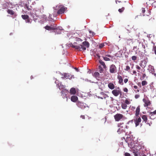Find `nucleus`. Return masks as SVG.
Segmentation results:
<instances>
[{
  "instance_id": "36",
  "label": "nucleus",
  "mask_w": 156,
  "mask_h": 156,
  "mask_svg": "<svg viewBox=\"0 0 156 156\" xmlns=\"http://www.w3.org/2000/svg\"><path fill=\"white\" fill-rule=\"evenodd\" d=\"M130 69V68L129 66H126V68L124 70L126 71H129Z\"/></svg>"
},
{
  "instance_id": "15",
  "label": "nucleus",
  "mask_w": 156,
  "mask_h": 156,
  "mask_svg": "<svg viewBox=\"0 0 156 156\" xmlns=\"http://www.w3.org/2000/svg\"><path fill=\"white\" fill-rule=\"evenodd\" d=\"M78 100L77 97L75 95H73L72 96L71 98V101L73 102H76L77 100Z\"/></svg>"
},
{
  "instance_id": "34",
  "label": "nucleus",
  "mask_w": 156,
  "mask_h": 156,
  "mask_svg": "<svg viewBox=\"0 0 156 156\" xmlns=\"http://www.w3.org/2000/svg\"><path fill=\"white\" fill-rule=\"evenodd\" d=\"M145 77H146V78H147V76L146 74L145 73H144L143 74L142 76V79L141 78V80H144Z\"/></svg>"
},
{
  "instance_id": "52",
  "label": "nucleus",
  "mask_w": 156,
  "mask_h": 156,
  "mask_svg": "<svg viewBox=\"0 0 156 156\" xmlns=\"http://www.w3.org/2000/svg\"><path fill=\"white\" fill-rule=\"evenodd\" d=\"M81 117L82 119H85V116L84 115H81Z\"/></svg>"
},
{
  "instance_id": "43",
  "label": "nucleus",
  "mask_w": 156,
  "mask_h": 156,
  "mask_svg": "<svg viewBox=\"0 0 156 156\" xmlns=\"http://www.w3.org/2000/svg\"><path fill=\"white\" fill-rule=\"evenodd\" d=\"M154 69L153 68H151V73L152 74H154Z\"/></svg>"
},
{
  "instance_id": "55",
  "label": "nucleus",
  "mask_w": 156,
  "mask_h": 156,
  "mask_svg": "<svg viewBox=\"0 0 156 156\" xmlns=\"http://www.w3.org/2000/svg\"><path fill=\"white\" fill-rule=\"evenodd\" d=\"M104 53H105V54L106 53V52H105V51H103L101 52V54H103Z\"/></svg>"
},
{
  "instance_id": "14",
  "label": "nucleus",
  "mask_w": 156,
  "mask_h": 156,
  "mask_svg": "<svg viewBox=\"0 0 156 156\" xmlns=\"http://www.w3.org/2000/svg\"><path fill=\"white\" fill-rule=\"evenodd\" d=\"M141 121V119L140 117H139L134 120V122L136 126V127L139 124V123Z\"/></svg>"
},
{
  "instance_id": "51",
  "label": "nucleus",
  "mask_w": 156,
  "mask_h": 156,
  "mask_svg": "<svg viewBox=\"0 0 156 156\" xmlns=\"http://www.w3.org/2000/svg\"><path fill=\"white\" fill-rule=\"evenodd\" d=\"M137 85H138L140 87H141V83H137Z\"/></svg>"
},
{
  "instance_id": "3",
  "label": "nucleus",
  "mask_w": 156,
  "mask_h": 156,
  "mask_svg": "<svg viewBox=\"0 0 156 156\" xmlns=\"http://www.w3.org/2000/svg\"><path fill=\"white\" fill-rule=\"evenodd\" d=\"M123 117L124 116L123 115L120 113H117L114 115V118L115 121L117 122L122 119Z\"/></svg>"
},
{
  "instance_id": "25",
  "label": "nucleus",
  "mask_w": 156,
  "mask_h": 156,
  "mask_svg": "<svg viewBox=\"0 0 156 156\" xmlns=\"http://www.w3.org/2000/svg\"><path fill=\"white\" fill-rule=\"evenodd\" d=\"M21 17L23 20H25L28 19L29 18V16L27 15H23L21 16Z\"/></svg>"
},
{
  "instance_id": "49",
  "label": "nucleus",
  "mask_w": 156,
  "mask_h": 156,
  "mask_svg": "<svg viewBox=\"0 0 156 156\" xmlns=\"http://www.w3.org/2000/svg\"><path fill=\"white\" fill-rule=\"evenodd\" d=\"M104 55L105 57L107 56V57H112L110 55H108V54H105Z\"/></svg>"
},
{
  "instance_id": "48",
  "label": "nucleus",
  "mask_w": 156,
  "mask_h": 156,
  "mask_svg": "<svg viewBox=\"0 0 156 156\" xmlns=\"http://www.w3.org/2000/svg\"><path fill=\"white\" fill-rule=\"evenodd\" d=\"M154 6V7L156 8V0L154 1L152 4Z\"/></svg>"
},
{
  "instance_id": "4",
  "label": "nucleus",
  "mask_w": 156,
  "mask_h": 156,
  "mask_svg": "<svg viewBox=\"0 0 156 156\" xmlns=\"http://www.w3.org/2000/svg\"><path fill=\"white\" fill-rule=\"evenodd\" d=\"M117 72V68L115 66L112 64L109 67V72L111 73H115Z\"/></svg>"
},
{
  "instance_id": "46",
  "label": "nucleus",
  "mask_w": 156,
  "mask_h": 156,
  "mask_svg": "<svg viewBox=\"0 0 156 156\" xmlns=\"http://www.w3.org/2000/svg\"><path fill=\"white\" fill-rule=\"evenodd\" d=\"M142 12L143 13H144L145 12V10L144 8H142L141 9Z\"/></svg>"
},
{
  "instance_id": "42",
  "label": "nucleus",
  "mask_w": 156,
  "mask_h": 156,
  "mask_svg": "<svg viewBox=\"0 0 156 156\" xmlns=\"http://www.w3.org/2000/svg\"><path fill=\"white\" fill-rule=\"evenodd\" d=\"M125 156H131L130 154L127 152H126L124 154Z\"/></svg>"
},
{
  "instance_id": "7",
  "label": "nucleus",
  "mask_w": 156,
  "mask_h": 156,
  "mask_svg": "<svg viewBox=\"0 0 156 156\" xmlns=\"http://www.w3.org/2000/svg\"><path fill=\"white\" fill-rule=\"evenodd\" d=\"M143 101L144 103V107H147L149 106H150L151 104V103L150 101L148 98H144L143 99Z\"/></svg>"
},
{
  "instance_id": "60",
  "label": "nucleus",
  "mask_w": 156,
  "mask_h": 156,
  "mask_svg": "<svg viewBox=\"0 0 156 156\" xmlns=\"http://www.w3.org/2000/svg\"><path fill=\"white\" fill-rule=\"evenodd\" d=\"M89 33H91V31H90H90H89Z\"/></svg>"
},
{
  "instance_id": "8",
  "label": "nucleus",
  "mask_w": 156,
  "mask_h": 156,
  "mask_svg": "<svg viewBox=\"0 0 156 156\" xmlns=\"http://www.w3.org/2000/svg\"><path fill=\"white\" fill-rule=\"evenodd\" d=\"M58 10L57 12V13L58 14H62L64 13L65 10L64 6L62 5H59L58 7Z\"/></svg>"
},
{
  "instance_id": "59",
  "label": "nucleus",
  "mask_w": 156,
  "mask_h": 156,
  "mask_svg": "<svg viewBox=\"0 0 156 156\" xmlns=\"http://www.w3.org/2000/svg\"><path fill=\"white\" fill-rule=\"evenodd\" d=\"M137 92H139L140 91V90L139 89H137Z\"/></svg>"
},
{
  "instance_id": "38",
  "label": "nucleus",
  "mask_w": 156,
  "mask_h": 156,
  "mask_svg": "<svg viewBox=\"0 0 156 156\" xmlns=\"http://www.w3.org/2000/svg\"><path fill=\"white\" fill-rule=\"evenodd\" d=\"M125 104L129 105L130 103V102L128 100L126 99L125 101Z\"/></svg>"
},
{
  "instance_id": "56",
  "label": "nucleus",
  "mask_w": 156,
  "mask_h": 156,
  "mask_svg": "<svg viewBox=\"0 0 156 156\" xmlns=\"http://www.w3.org/2000/svg\"><path fill=\"white\" fill-rule=\"evenodd\" d=\"M148 11L149 12V13H148V14L147 15V14L146 15L147 16H149V15H150V13H149V11Z\"/></svg>"
},
{
  "instance_id": "45",
  "label": "nucleus",
  "mask_w": 156,
  "mask_h": 156,
  "mask_svg": "<svg viewBox=\"0 0 156 156\" xmlns=\"http://www.w3.org/2000/svg\"><path fill=\"white\" fill-rule=\"evenodd\" d=\"M128 81V79L127 78H125L124 80V82L125 83H126Z\"/></svg>"
},
{
  "instance_id": "1",
  "label": "nucleus",
  "mask_w": 156,
  "mask_h": 156,
  "mask_svg": "<svg viewBox=\"0 0 156 156\" xmlns=\"http://www.w3.org/2000/svg\"><path fill=\"white\" fill-rule=\"evenodd\" d=\"M89 46V43L88 41H85L82 43V44H79L78 45L73 44L72 47L79 51H81L82 50L85 51L86 49V48H88Z\"/></svg>"
},
{
  "instance_id": "18",
  "label": "nucleus",
  "mask_w": 156,
  "mask_h": 156,
  "mask_svg": "<svg viewBox=\"0 0 156 156\" xmlns=\"http://www.w3.org/2000/svg\"><path fill=\"white\" fill-rule=\"evenodd\" d=\"M140 106H138L136 108L135 111V115L137 116L139 115L140 112Z\"/></svg>"
},
{
  "instance_id": "47",
  "label": "nucleus",
  "mask_w": 156,
  "mask_h": 156,
  "mask_svg": "<svg viewBox=\"0 0 156 156\" xmlns=\"http://www.w3.org/2000/svg\"><path fill=\"white\" fill-rule=\"evenodd\" d=\"M140 97V95L139 94H136L135 95V98L136 99Z\"/></svg>"
},
{
  "instance_id": "27",
  "label": "nucleus",
  "mask_w": 156,
  "mask_h": 156,
  "mask_svg": "<svg viewBox=\"0 0 156 156\" xmlns=\"http://www.w3.org/2000/svg\"><path fill=\"white\" fill-rule=\"evenodd\" d=\"M153 114H156V110L153 112H150L149 114V115L151 119H152V118H151V116H154Z\"/></svg>"
},
{
  "instance_id": "64",
  "label": "nucleus",
  "mask_w": 156,
  "mask_h": 156,
  "mask_svg": "<svg viewBox=\"0 0 156 156\" xmlns=\"http://www.w3.org/2000/svg\"><path fill=\"white\" fill-rule=\"evenodd\" d=\"M145 15H144H144H143V16H145Z\"/></svg>"
},
{
  "instance_id": "50",
  "label": "nucleus",
  "mask_w": 156,
  "mask_h": 156,
  "mask_svg": "<svg viewBox=\"0 0 156 156\" xmlns=\"http://www.w3.org/2000/svg\"><path fill=\"white\" fill-rule=\"evenodd\" d=\"M123 91L125 92H128V90L127 88H125L123 89Z\"/></svg>"
},
{
  "instance_id": "41",
  "label": "nucleus",
  "mask_w": 156,
  "mask_h": 156,
  "mask_svg": "<svg viewBox=\"0 0 156 156\" xmlns=\"http://www.w3.org/2000/svg\"><path fill=\"white\" fill-rule=\"evenodd\" d=\"M25 7V8H26V9H27L28 10H31V9L30 8H29V6L27 5L26 4Z\"/></svg>"
},
{
  "instance_id": "5",
  "label": "nucleus",
  "mask_w": 156,
  "mask_h": 156,
  "mask_svg": "<svg viewBox=\"0 0 156 156\" xmlns=\"http://www.w3.org/2000/svg\"><path fill=\"white\" fill-rule=\"evenodd\" d=\"M117 126L124 129H127V126L126 123L123 122H121L117 124Z\"/></svg>"
},
{
  "instance_id": "9",
  "label": "nucleus",
  "mask_w": 156,
  "mask_h": 156,
  "mask_svg": "<svg viewBox=\"0 0 156 156\" xmlns=\"http://www.w3.org/2000/svg\"><path fill=\"white\" fill-rule=\"evenodd\" d=\"M51 26L47 25L44 27V28L45 29L47 30H54L55 29V26L54 25H56L55 24L53 23L51 25Z\"/></svg>"
},
{
  "instance_id": "2",
  "label": "nucleus",
  "mask_w": 156,
  "mask_h": 156,
  "mask_svg": "<svg viewBox=\"0 0 156 156\" xmlns=\"http://www.w3.org/2000/svg\"><path fill=\"white\" fill-rule=\"evenodd\" d=\"M129 146L130 147V148H132V151L133 153L134 154L135 156H138L140 154V146L138 145H134L133 147L132 145H131L129 146Z\"/></svg>"
},
{
  "instance_id": "13",
  "label": "nucleus",
  "mask_w": 156,
  "mask_h": 156,
  "mask_svg": "<svg viewBox=\"0 0 156 156\" xmlns=\"http://www.w3.org/2000/svg\"><path fill=\"white\" fill-rule=\"evenodd\" d=\"M117 78L118 80L119 83L121 85H123V80L121 76L118 75L117 76Z\"/></svg>"
},
{
  "instance_id": "11",
  "label": "nucleus",
  "mask_w": 156,
  "mask_h": 156,
  "mask_svg": "<svg viewBox=\"0 0 156 156\" xmlns=\"http://www.w3.org/2000/svg\"><path fill=\"white\" fill-rule=\"evenodd\" d=\"M93 76L95 77L97 80H99L101 78V75L98 72H95L93 74Z\"/></svg>"
},
{
  "instance_id": "23",
  "label": "nucleus",
  "mask_w": 156,
  "mask_h": 156,
  "mask_svg": "<svg viewBox=\"0 0 156 156\" xmlns=\"http://www.w3.org/2000/svg\"><path fill=\"white\" fill-rule=\"evenodd\" d=\"M117 132L118 134H119L121 133L125 132V131L123 129H121L119 127V128L118 129Z\"/></svg>"
},
{
  "instance_id": "54",
  "label": "nucleus",
  "mask_w": 156,
  "mask_h": 156,
  "mask_svg": "<svg viewBox=\"0 0 156 156\" xmlns=\"http://www.w3.org/2000/svg\"><path fill=\"white\" fill-rule=\"evenodd\" d=\"M133 74H136V71H135V70H133Z\"/></svg>"
},
{
  "instance_id": "32",
  "label": "nucleus",
  "mask_w": 156,
  "mask_h": 156,
  "mask_svg": "<svg viewBox=\"0 0 156 156\" xmlns=\"http://www.w3.org/2000/svg\"><path fill=\"white\" fill-rule=\"evenodd\" d=\"M136 67L137 69V71L138 72H140L141 69V68L138 65H136Z\"/></svg>"
},
{
  "instance_id": "19",
  "label": "nucleus",
  "mask_w": 156,
  "mask_h": 156,
  "mask_svg": "<svg viewBox=\"0 0 156 156\" xmlns=\"http://www.w3.org/2000/svg\"><path fill=\"white\" fill-rule=\"evenodd\" d=\"M99 63L103 66V68L105 69H106L107 68V67L105 65V62L100 59L99 60Z\"/></svg>"
},
{
  "instance_id": "39",
  "label": "nucleus",
  "mask_w": 156,
  "mask_h": 156,
  "mask_svg": "<svg viewBox=\"0 0 156 156\" xmlns=\"http://www.w3.org/2000/svg\"><path fill=\"white\" fill-rule=\"evenodd\" d=\"M27 20H26V22L28 23H31V19L29 18L26 19Z\"/></svg>"
},
{
  "instance_id": "37",
  "label": "nucleus",
  "mask_w": 156,
  "mask_h": 156,
  "mask_svg": "<svg viewBox=\"0 0 156 156\" xmlns=\"http://www.w3.org/2000/svg\"><path fill=\"white\" fill-rule=\"evenodd\" d=\"M124 9L125 8L123 7L121 9H119L118 11L120 12H122L124 10Z\"/></svg>"
},
{
  "instance_id": "33",
  "label": "nucleus",
  "mask_w": 156,
  "mask_h": 156,
  "mask_svg": "<svg viewBox=\"0 0 156 156\" xmlns=\"http://www.w3.org/2000/svg\"><path fill=\"white\" fill-rule=\"evenodd\" d=\"M102 57L106 61H109L110 60V59L108 57H106L105 56H102Z\"/></svg>"
},
{
  "instance_id": "44",
  "label": "nucleus",
  "mask_w": 156,
  "mask_h": 156,
  "mask_svg": "<svg viewBox=\"0 0 156 156\" xmlns=\"http://www.w3.org/2000/svg\"><path fill=\"white\" fill-rule=\"evenodd\" d=\"M96 57H98V58L100 59V56L99 54H97L95 56Z\"/></svg>"
},
{
  "instance_id": "62",
  "label": "nucleus",
  "mask_w": 156,
  "mask_h": 156,
  "mask_svg": "<svg viewBox=\"0 0 156 156\" xmlns=\"http://www.w3.org/2000/svg\"><path fill=\"white\" fill-rule=\"evenodd\" d=\"M134 48H136V47H134Z\"/></svg>"
},
{
  "instance_id": "58",
  "label": "nucleus",
  "mask_w": 156,
  "mask_h": 156,
  "mask_svg": "<svg viewBox=\"0 0 156 156\" xmlns=\"http://www.w3.org/2000/svg\"><path fill=\"white\" fill-rule=\"evenodd\" d=\"M142 156H146V154H144Z\"/></svg>"
},
{
  "instance_id": "63",
  "label": "nucleus",
  "mask_w": 156,
  "mask_h": 156,
  "mask_svg": "<svg viewBox=\"0 0 156 156\" xmlns=\"http://www.w3.org/2000/svg\"><path fill=\"white\" fill-rule=\"evenodd\" d=\"M141 45L142 46H143V44H142L141 43Z\"/></svg>"
},
{
  "instance_id": "61",
  "label": "nucleus",
  "mask_w": 156,
  "mask_h": 156,
  "mask_svg": "<svg viewBox=\"0 0 156 156\" xmlns=\"http://www.w3.org/2000/svg\"><path fill=\"white\" fill-rule=\"evenodd\" d=\"M33 78L32 76H31V79H32V78Z\"/></svg>"
},
{
  "instance_id": "22",
  "label": "nucleus",
  "mask_w": 156,
  "mask_h": 156,
  "mask_svg": "<svg viewBox=\"0 0 156 156\" xmlns=\"http://www.w3.org/2000/svg\"><path fill=\"white\" fill-rule=\"evenodd\" d=\"M142 118L145 123L147 122V116L145 115H143L141 116Z\"/></svg>"
},
{
  "instance_id": "26",
  "label": "nucleus",
  "mask_w": 156,
  "mask_h": 156,
  "mask_svg": "<svg viewBox=\"0 0 156 156\" xmlns=\"http://www.w3.org/2000/svg\"><path fill=\"white\" fill-rule=\"evenodd\" d=\"M98 71L100 73H103L104 70L101 66H98Z\"/></svg>"
},
{
  "instance_id": "30",
  "label": "nucleus",
  "mask_w": 156,
  "mask_h": 156,
  "mask_svg": "<svg viewBox=\"0 0 156 156\" xmlns=\"http://www.w3.org/2000/svg\"><path fill=\"white\" fill-rule=\"evenodd\" d=\"M152 51L154 52L155 54L156 55V46L154 45L152 49Z\"/></svg>"
},
{
  "instance_id": "29",
  "label": "nucleus",
  "mask_w": 156,
  "mask_h": 156,
  "mask_svg": "<svg viewBox=\"0 0 156 156\" xmlns=\"http://www.w3.org/2000/svg\"><path fill=\"white\" fill-rule=\"evenodd\" d=\"M122 107L123 109H126L127 107V105L125 103H123L122 104Z\"/></svg>"
},
{
  "instance_id": "21",
  "label": "nucleus",
  "mask_w": 156,
  "mask_h": 156,
  "mask_svg": "<svg viewBox=\"0 0 156 156\" xmlns=\"http://www.w3.org/2000/svg\"><path fill=\"white\" fill-rule=\"evenodd\" d=\"M72 76L68 73H65L64 74V77H62V78H63L64 77L66 78H69L70 79V78H71Z\"/></svg>"
},
{
  "instance_id": "31",
  "label": "nucleus",
  "mask_w": 156,
  "mask_h": 156,
  "mask_svg": "<svg viewBox=\"0 0 156 156\" xmlns=\"http://www.w3.org/2000/svg\"><path fill=\"white\" fill-rule=\"evenodd\" d=\"M142 85L143 86L147 84V82L145 80H143L142 81L141 83Z\"/></svg>"
},
{
  "instance_id": "20",
  "label": "nucleus",
  "mask_w": 156,
  "mask_h": 156,
  "mask_svg": "<svg viewBox=\"0 0 156 156\" xmlns=\"http://www.w3.org/2000/svg\"><path fill=\"white\" fill-rule=\"evenodd\" d=\"M70 93L71 94L74 95L76 94V89L74 88H71L70 90Z\"/></svg>"
},
{
  "instance_id": "24",
  "label": "nucleus",
  "mask_w": 156,
  "mask_h": 156,
  "mask_svg": "<svg viewBox=\"0 0 156 156\" xmlns=\"http://www.w3.org/2000/svg\"><path fill=\"white\" fill-rule=\"evenodd\" d=\"M7 12L8 14H10L11 15H13L15 13V12L11 9H8Z\"/></svg>"
},
{
  "instance_id": "40",
  "label": "nucleus",
  "mask_w": 156,
  "mask_h": 156,
  "mask_svg": "<svg viewBox=\"0 0 156 156\" xmlns=\"http://www.w3.org/2000/svg\"><path fill=\"white\" fill-rule=\"evenodd\" d=\"M104 46V44L103 43L101 44L99 46V47L100 48H101Z\"/></svg>"
},
{
  "instance_id": "16",
  "label": "nucleus",
  "mask_w": 156,
  "mask_h": 156,
  "mask_svg": "<svg viewBox=\"0 0 156 156\" xmlns=\"http://www.w3.org/2000/svg\"><path fill=\"white\" fill-rule=\"evenodd\" d=\"M108 87L110 89L113 90L114 89L115 86L113 83H110L108 84Z\"/></svg>"
},
{
  "instance_id": "12",
  "label": "nucleus",
  "mask_w": 156,
  "mask_h": 156,
  "mask_svg": "<svg viewBox=\"0 0 156 156\" xmlns=\"http://www.w3.org/2000/svg\"><path fill=\"white\" fill-rule=\"evenodd\" d=\"M55 83L56 84L57 86L59 88L60 90H61L62 88H63L64 87V86L61 84V83L59 82V81L56 80L55 81Z\"/></svg>"
},
{
  "instance_id": "35",
  "label": "nucleus",
  "mask_w": 156,
  "mask_h": 156,
  "mask_svg": "<svg viewBox=\"0 0 156 156\" xmlns=\"http://www.w3.org/2000/svg\"><path fill=\"white\" fill-rule=\"evenodd\" d=\"M137 57L136 56H133L131 57V59L133 61H134L136 60Z\"/></svg>"
},
{
  "instance_id": "57",
  "label": "nucleus",
  "mask_w": 156,
  "mask_h": 156,
  "mask_svg": "<svg viewBox=\"0 0 156 156\" xmlns=\"http://www.w3.org/2000/svg\"><path fill=\"white\" fill-rule=\"evenodd\" d=\"M132 108L134 109H135V107H132Z\"/></svg>"
},
{
  "instance_id": "6",
  "label": "nucleus",
  "mask_w": 156,
  "mask_h": 156,
  "mask_svg": "<svg viewBox=\"0 0 156 156\" xmlns=\"http://www.w3.org/2000/svg\"><path fill=\"white\" fill-rule=\"evenodd\" d=\"M112 94L115 96L117 97L119 94L120 95H122V92L120 90H117V89H114L112 91Z\"/></svg>"
},
{
  "instance_id": "17",
  "label": "nucleus",
  "mask_w": 156,
  "mask_h": 156,
  "mask_svg": "<svg viewBox=\"0 0 156 156\" xmlns=\"http://www.w3.org/2000/svg\"><path fill=\"white\" fill-rule=\"evenodd\" d=\"M61 95H64V94L66 95V93H67L69 92V91L66 89L62 88L61 89Z\"/></svg>"
},
{
  "instance_id": "10",
  "label": "nucleus",
  "mask_w": 156,
  "mask_h": 156,
  "mask_svg": "<svg viewBox=\"0 0 156 156\" xmlns=\"http://www.w3.org/2000/svg\"><path fill=\"white\" fill-rule=\"evenodd\" d=\"M76 105L79 108L81 109H84L87 106L86 104L79 101L77 102Z\"/></svg>"
},
{
  "instance_id": "28",
  "label": "nucleus",
  "mask_w": 156,
  "mask_h": 156,
  "mask_svg": "<svg viewBox=\"0 0 156 156\" xmlns=\"http://www.w3.org/2000/svg\"><path fill=\"white\" fill-rule=\"evenodd\" d=\"M132 40L130 39H128L126 41L127 43L129 45L130 44H132Z\"/></svg>"
},
{
  "instance_id": "53",
  "label": "nucleus",
  "mask_w": 156,
  "mask_h": 156,
  "mask_svg": "<svg viewBox=\"0 0 156 156\" xmlns=\"http://www.w3.org/2000/svg\"><path fill=\"white\" fill-rule=\"evenodd\" d=\"M134 88L135 89H137L138 88V87L137 86L135 85L134 86Z\"/></svg>"
}]
</instances>
